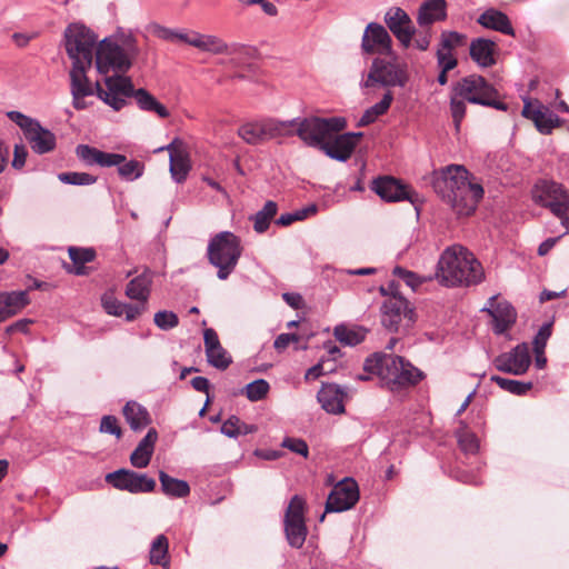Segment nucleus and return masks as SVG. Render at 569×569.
<instances>
[{
  "label": "nucleus",
  "mask_w": 569,
  "mask_h": 569,
  "mask_svg": "<svg viewBox=\"0 0 569 569\" xmlns=\"http://www.w3.org/2000/svg\"><path fill=\"white\" fill-rule=\"evenodd\" d=\"M358 500H326L325 513L321 516L323 520L328 512H342L352 509Z\"/></svg>",
  "instance_id": "nucleus-51"
},
{
  "label": "nucleus",
  "mask_w": 569,
  "mask_h": 569,
  "mask_svg": "<svg viewBox=\"0 0 569 569\" xmlns=\"http://www.w3.org/2000/svg\"><path fill=\"white\" fill-rule=\"evenodd\" d=\"M361 50L367 54H390L392 39L387 29L377 22L368 23L362 34Z\"/></svg>",
  "instance_id": "nucleus-19"
},
{
  "label": "nucleus",
  "mask_w": 569,
  "mask_h": 569,
  "mask_svg": "<svg viewBox=\"0 0 569 569\" xmlns=\"http://www.w3.org/2000/svg\"><path fill=\"white\" fill-rule=\"evenodd\" d=\"M241 252L240 239L230 231L219 232L209 241L208 258L218 268L220 280H226L233 272Z\"/></svg>",
  "instance_id": "nucleus-6"
},
{
  "label": "nucleus",
  "mask_w": 569,
  "mask_h": 569,
  "mask_svg": "<svg viewBox=\"0 0 569 569\" xmlns=\"http://www.w3.org/2000/svg\"><path fill=\"white\" fill-rule=\"evenodd\" d=\"M552 332V323L548 322L540 327L537 335L533 338V349L545 350L547 342Z\"/></svg>",
  "instance_id": "nucleus-52"
},
{
  "label": "nucleus",
  "mask_w": 569,
  "mask_h": 569,
  "mask_svg": "<svg viewBox=\"0 0 569 569\" xmlns=\"http://www.w3.org/2000/svg\"><path fill=\"white\" fill-rule=\"evenodd\" d=\"M203 34L196 31H180V42H184L201 50Z\"/></svg>",
  "instance_id": "nucleus-59"
},
{
  "label": "nucleus",
  "mask_w": 569,
  "mask_h": 569,
  "mask_svg": "<svg viewBox=\"0 0 569 569\" xmlns=\"http://www.w3.org/2000/svg\"><path fill=\"white\" fill-rule=\"evenodd\" d=\"M118 172L121 176V178L133 181L138 178H140L143 174V164L137 160H130L122 162L121 164L117 166Z\"/></svg>",
  "instance_id": "nucleus-43"
},
{
  "label": "nucleus",
  "mask_w": 569,
  "mask_h": 569,
  "mask_svg": "<svg viewBox=\"0 0 569 569\" xmlns=\"http://www.w3.org/2000/svg\"><path fill=\"white\" fill-rule=\"evenodd\" d=\"M412 316L409 302L401 295L387 298L381 306V323L390 331H398L403 319L411 322Z\"/></svg>",
  "instance_id": "nucleus-18"
},
{
  "label": "nucleus",
  "mask_w": 569,
  "mask_h": 569,
  "mask_svg": "<svg viewBox=\"0 0 569 569\" xmlns=\"http://www.w3.org/2000/svg\"><path fill=\"white\" fill-rule=\"evenodd\" d=\"M101 303L108 315L114 317L124 316L127 321H133L144 311L143 306H133L119 301L111 291L102 295Z\"/></svg>",
  "instance_id": "nucleus-25"
},
{
  "label": "nucleus",
  "mask_w": 569,
  "mask_h": 569,
  "mask_svg": "<svg viewBox=\"0 0 569 569\" xmlns=\"http://www.w3.org/2000/svg\"><path fill=\"white\" fill-rule=\"evenodd\" d=\"M432 187L458 216H470L483 197L481 184L470 180L463 166L450 164L433 172Z\"/></svg>",
  "instance_id": "nucleus-2"
},
{
  "label": "nucleus",
  "mask_w": 569,
  "mask_h": 569,
  "mask_svg": "<svg viewBox=\"0 0 569 569\" xmlns=\"http://www.w3.org/2000/svg\"><path fill=\"white\" fill-rule=\"evenodd\" d=\"M407 82V73L403 67L398 63L377 58L373 60L366 87L379 83L385 87H403Z\"/></svg>",
  "instance_id": "nucleus-14"
},
{
  "label": "nucleus",
  "mask_w": 569,
  "mask_h": 569,
  "mask_svg": "<svg viewBox=\"0 0 569 569\" xmlns=\"http://www.w3.org/2000/svg\"><path fill=\"white\" fill-rule=\"evenodd\" d=\"M106 482L130 493H148L156 487V480L146 473L129 469H119L106 475Z\"/></svg>",
  "instance_id": "nucleus-13"
},
{
  "label": "nucleus",
  "mask_w": 569,
  "mask_h": 569,
  "mask_svg": "<svg viewBox=\"0 0 569 569\" xmlns=\"http://www.w3.org/2000/svg\"><path fill=\"white\" fill-rule=\"evenodd\" d=\"M27 156L28 151L26 147L22 144H16L13 151L12 167L16 169H21L26 164Z\"/></svg>",
  "instance_id": "nucleus-61"
},
{
  "label": "nucleus",
  "mask_w": 569,
  "mask_h": 569,
  "mask_svg": "<svg viewBox=\"0 0 569 569\" xmlns=\"http://www.w3.org/2000/svg\"><path fill=\"white\" fill-rule=\"evenodd\" d=\"M482 311L489 313L493 320V331L497 335H502L509 330L517 319V312L515 308L507 301L497 302V298L493 296L489 298L486 307Z\"/></svg>",
  "instance_id": "nucleus-22"
},
{
  "label": "nucleus",
  "mask_w": 569,
  "mask_h": 569,
  "mask_svg": "<svg viewBox=\"0 0 569 569\" xmlns=\"http://www.w3.org/2000/svg\"><path fill=\"white\" fill-rule=\"evenodd\" d=\"M7 117L22 130L33 152L43 154L54 149L56 136L43 128L38 120L19 111H9Z\"/></svg>",
  "instance_id": "nucleus-10"
},
{
  "label": "nucleus",
  "mask_w": 569,
  "mask_h": 569,
  "mask_svg": "<svg viewBox=\"0 0 569 569\" xmlns=\"http://www.w3.org/2000/svg\"><path fill=\"white\" fill-rule=\"evenodd\" d=\"M343 397V390L335 383L322 386L317 395L322 409L332 415L345 412Z\"/></svg>",
  "instance_id": "nucleus-26"
},
{
  "label": "nucleus",
  "mask_w": 569,
  "mask_h": 569,
  "mask_svg": "<svg viewBox=\"0 0 569 569\" xmlns=\"http://www.w3.org/2000/svg\"><path fill=\"white\" fill-rule=\"evenodd\" d=\"M68 252H69L70 259L76 264V269H74L76 274H83V272H84L83 264L92 261L96 256V253L92 249H83V248H76V247H70Z\"/></svg>",
  "instance_id": "nucleus-42"
},
{
  "label": "nucleus",
  "mask_w": 569,
  "mask_h": 569,
  "mask_svg": "<svg viewBox=\"0 0 569 569\" xmlns=\"http://www.w3.org/2000/svg\"><path fill=\"white\" fill-rule=\"evenodd\" d=\"M395 273L398 274L401 279H403L405 282L412 289H415L419 284L416 273L411 271H408L401 267H397L395 269Z\"/></svg>",
  "instance_id": "nucleus-62"
},
{
  "label": "nucleus",
  "mask_w": 569,
  "mask_h": 569,
  "mask_svg": "<svg viewBox=\"0 0 569 569\" xmlns=\"http://www.w3.org/2000/svg\"><path fill=\"white\" fill-rule=\"evenodd\" d=\"M466 42V36L456 31L442 32L439 49L452 51V49L462 46Z\"/></svg>",
  "instance_id": "nucleus-47"
},
{
  "label": "nucleus",
  "mask_w": 569,
  "mask_h": 569,
  "mask_svg": "<svg viewBox=\"0 0 569 569\" xmlns=\"http://www.w3.org/2000/svg\"><path fill=\"white\" fill-rule=\"evenodd\" d=\"M455 437L458 443V448L466 457H472L480 451V439L469 428L465 420L458 421V427L455 430Z\"/></svg>",
  "instance_id": "nucleus-30"
},
{
  "label": "nucleus",
  "mask_w": 569,
  "mask_h": 569,
  "mask_svg": "<svg viewBox=\"0 0 569 569\" xmlns=\"http://www.w3.org/2000/svg\"><path fill=\"white\" fill-rule=\"evenodd\" d=\"M124 72H114L113 76L103 78V84L97 81L94 84L98 97L113 110L119 111L127 104L128 98L133 97L138 107L143 111H154L160 118H167L169 112L164 106L144 89H134L129 77Z\"/></svg>",
  "instance_id": "nucleus-3"
},
{
  "label": "nucleus",
  "mask_w": 569,
  "mask_h": 569,
  "mask_svg": "<svg viewBox=\"0 0 569 569\" xmlns=\"http://www.w3.org/2000/svg\"><path fill=\"white\" fill-rule=\"evenodd\" d=\"M497 44L486 38L473 39L470 43V57L480 67L488 68L496 63Z\"/></svg>",
  "instance_id": "nucleus-27"
},
{
  "label": "nucleus",
  "mask_w": 569,
  "mask_h": 569,
  "mask_svg": "<svg viewBox=\"0 0 569 569\" xmlns=\"http://www.w3.org/2000/svg\"><path fill=\"white\" fill-rule=\"evenodd\" d=\"M281 446L292 452L301 455L305 458L308 457L309 448L307 442L302 439L287 437L283 439Z\"/></svg>",
  "instance_id": "nucleus-50"
},
{
  "label": "nucleus",
  "mask_w": 569,
  "mask_h": 569,
  "mask_svg": "<svg viewBox=\"0 0 569 569\" xmlns=\"http://www.w3.org/2000/svg\"><path fill=\"white\" fill-rule=\"evenodd\" d=\"M278 210V206L274 201H267L261 210L252 216L253 229L258 233L264 232L269 226L270 221L274 218Z\"/></svg>",
  "instance_id": "nucleus-38"
},
{
  "label": "nucleus",
  "mask_w": 569,
  "mask_h": 569,
  "mask_svg": "<svg viewBox=\"0 0 569 569\" xmlns=\"http://www.w3.org/2000/svg\"><path fill=\"white\" fill-rule=\"evenodd\" d=\"M393 100V96L390 91L386 92L382 99L368 108L358 121V127H366L373 123L380 116L385 114Z\"/></svg>",
  "instance_id": "nucleus-37"
},
{
  "label": "nucleus",
  "mask_w": 569,
  "mask_h": 569,
  "mask_svg": "<svg viewBox=\"0 0 569 569\" xmlns=\"http://www.w3.org/2000/svg\"><path fill=\"white\" fill-rule=\"evenodd\" d=\"M167 149L170 158V173L173 180H178V138L172 139Z\"/></svg>",
  "instance_id": "nucleus-57"
},
{
  "label": "nucleus",
  "mask_w": 569,
  "mask_h": 569,
  "mask_svg": "<svg viewBox=\"0 0 569 569\" xmlns=\"http://www.w3.org/2000/svg\"><path fill=\"white\" fill-rule=\"evenodd\" d=\"M485 273L473 253L461 246L447 248L438 261L437 279L447 287L472 286L483 280Z\"/></svg>",
  "instance_id": "nucleus-4"
},
{
  "label": "nucleus",
  "mask_w": 569,
  "mask_h": 569,
  "mask_svg": "<svg viewBox=\"0 0 569 569\" xmlns=\"http://www.w3.org/2000/svg\"><path fill=\"white\" fill-rule=\"evenodd\" d=\"M371 189L382 200L388 202H397L408 200L416 209L421 203V199L418 192L411 190L405 184H401L397 179L392 177H379L371 183Z\"/></svg>",
  "instance_id": "nucleus-15"
},
{
  "label": "nucleus",
  "mask_w": 569,
  "mask_h": 569,
  "mask_svg": "<svg viewBox=\"0 0 569 569\" xmlns=\"http://www.w3.org/2000/svg\"><path fill=\"white\" fill-rule=\"evenodd\" d=\"M437 61L440 69L445 71H450L457 66V59L450 51H445L443 49L437 50Z\"/></svg>",
  "instance_id": "nucleus-53"
},
{
  "label": "nucleus",
  "mask_w": 569,
  "mask_h": 569,
  "mask_svg": "<svg viewBox=\"0 0 569 569\" xmlns=\"http://www.w3.org/2000/svg\"><path fill=\"white\" fill-rule=\"evenodd\" d=\"M192 168L191 154L180 141V182L186 179Z\"/></svg>",
  "instance_id": "nucleus-55"
},
{
  "label": "nucleus",
  "mask_w": 569,
  "mask_h": 569,
  "mask_svg": "<svg viewBox=\"0 0 569 569\" xmlns=\"http://www.w3.org/2000/svg\"><path fill=\"white\" fill-rule=\"evenodd\" d=\"M203 342L207 361L210 366L219 370H224L231 365V356L222 347L217 332L212 328H207L203 331Z\"/></svg>",
  "instance_id": "nucleus-23"
},
{
  "label": "nucleus",
  "mask_w": 569,
  "mask_h": 569,
  "mask_svg": "<svg viewBox=\"0 0 569 569\" xmlns=\"http://www.w3.org/2000/svg\"><path fill=\"white\" fill-rule=\"evenodd\" d=\"M100 431L103 433L114 435L117 438H120L121 436V428L118 426V420L113 416L102 417Z\"/></svg>",
  "instance_id": "nucleus-54"
},
{
  "label": "nucleus",
  "mask_w": 569,
  "mask_h": 569,
  "mask_svg": "<svg viewBox=\"0 0 569 569\" xmlns=\"http://www.w3.org/2000/svg\"><path fill=\"white\" fill-rule=\"evenodd\" d=\"M241 428V420L232 416L221 426V432L230 438H236L239 436V429Z\"/></svg>",
  "instance_id": "nucleus-56"
},
{
  "label": "nucleus",
  "mask_w": 569,
  "mask_h": 569,
  "mask_svg": "<svg viewBox=\"0 0 569 569\" xmlns=\"http://www.w3.org/2000/svg\"><path fill=\"white\" fill-rule=\"evenodd\" d=\"M90 68L91 66H84L80 62L72 64V69L70 71L71 93L88 96H92L94 93V88L87 77V71Z\"/></svg>",
  "instance_id": "nucleus-34"
},
{
  "label": "nucleus",
  "mask_w": 569,
  "mask_h": 569,
  "mask_svg": "<svg viewBox=\"0 0 569 569\" xmlns=\"http://www.w3.org/2000/svg\"><path fill=\"white\" fill-rule=\"evenodd\" d=\"M63 183L74 186H89L97 181V178L86 172H62L58 176Z\"/></svg>",
  "instance_id": "nucleus-45"
},
{
  "label": "nucleus",
  "mask_w": 569,
  "mask_h": 569,
  "mask_svg": "<svg viewBox=\"0 0 569 569\" xmlns=\"http://www.w3.org/2000/svg\"><path fill=\"white\" fill-rule=\"evenodd\" d=\"M327 485L333 487L327 498H359V487L353 478L346 477L335 482L333 476L329 475Z\"/></svg>",
  "instance_id": "nucleus-35"
},
{
  "label": "nucleus",
  "mask_w": 569,
  "mask_h": 569,
  "mask_svg": "<svg viewBox=\"0 0 569 569\" xmlns=\"http://www.w3.org/2000/svg\"><path fill=\"white\" fill-rule=\"evenodd\" d=\"M123 416L131 429L136 431L146 428L151 422V418L147 409L136 401L127 402L123 408Z\"/></svg>",
  "instance_id": "nucleus-36"
},
{
  "label": "nucleus",
  "mask_w": 569,
  "mask_h": 569,
  "mask_svg": "<svg viewBox=\"0 0 569 569\" xmlns=\"http://www.w3.org/2000/svg\"><path fill=\"white\" fill-rule=\"evenodd\" d=\"M447 17L446 0H427L421 3L418 10L417 22L420 27L430 26L442 21Z\"/></svg>",
  "instance_id": "nucleus-31"
},
{
  "label": "nucleus",
  "mask_w": 569,
  "mask_h": 569,
  "mask_svg": "<svg viewBox=\"0 0 569 569\" xmlns=\"http://www.w3.org/2000/svg\"><path fill=\"white\" fill-rule=\"evenodd\" d=\"M168 539L160 535L158 536L151 545L150 549V562L154 565H160L163 568H168Z\"/></svg>",
  "instance_id": "nucleus-41"
},
{
  "label": "nucleus",
  "mask_w": 569,
  "mask_h": 569,
  "mask_svg": "<svg viewBox=\"0 0 569 569\" xmlns=\"http://www.w3.org/2000/svg\"><path fill=\"white\" fill-rule=\"evenodd\" d=\"M367 330L363 328H348L346 326H337L335 328V337L347 346H356L366 338Z\"/></svg>",
  "instance_id": "nucleus-39"
},
{
  "label": "nucleus",
  "mask_w": 569,
  "mask_h": 569,
  "mask_svg": "<svg viewBox=\"0 0 569 569\" xmlns=\"http://www.w3.org/2000/svg\"><path fill=\"white\" fill-rule=\"evenodd\" d=\"M385 22L400 43L408 48L415 34V28L408 13L399 7L390 8L385 14Z\"/></svg>",
  "instance_id": "nucleus-21"
},
{
  "label": "nucleus",
  "mask_w": 569,
  "mask_h": 569,
  "mask_svg": "<svg viewBox=\"0 0 569 569\" xmlns=\"http://www.w3.org/2000/svg\"><path fill=\"white\" fill-rule=\"evenodd\" d=\"M365 370L376 373L391 389L413 386L418 383L423 375L400 356L376 352L365 362Z\"/></svg>",
  "instance_id": "nucleus-5"
},
{
  "label": "nucleus",
  "mask_w": 569,
  "mask_h": 569,
  "mask_svg": "<svg viewBox=\"0 0 569 569\" xmlns=\"http://www.w3.org/2000/svg\"><path fill=\"white\" fill-rule=\"evenodd\" d=\"M76 153L80 160L89 166L98 164L109 168L119 166L126 160L123 154L103 152L88 144H79L76 149Z\"/></svg>",
  "instance_id": "nucleus-24"
},
{
  "label": "nucleus",
  "mask_w": 569,
  "mask_h": 569,
  "mask_svg": "<svg viewBox=\"0 0 569 569\" xmlns=\"http://www.w3.org/2000/svg\"><path fill=\"white\" fill-rule=\"evenodd\" d=\"M157 440L158 433L156 429H149L130 455V462L134 468H144L149 465Z\"/></svg>",
  "instance_id": "nucleus-28"
},
{
  "label": "nucleus",
  "mask_w": 569,
  "mask_h": 569,
  "mask_svg": "<svg viewBox=\"0 0 569 569\" xmlns=\"http://www.w3.org/2000/svg\"><path fill=\"white\" fill-rule=\"evenodd\" d=\"M283 525L288 543L292 548H301L308 533L305 518V500H290L284 513Z\"/></svg>",
  "instance_id": "nucleus-12"
},
{
  "label": "nucleus",
  "mask_w": 569,
  "mask_h": 569,
  "mask_svg": "<svg viewBox=\"0 0 569 569\" xmlns=\"http://www.w3.org/2000/svg\"><path fill=\"white\" fill-rule=\"evenodd\" d=\"M27 305H29L27 291L0 293V322L20 312Z\"/></svg>",
  "instance_id": "nucleus-29"
},
{
  "label": "nucleus",
  "mask_w": 569,
  "mask_h": 569,
  "mask_svg": "<svg viewBox=\"0 0 569 569\" xmlns=\"http://www.w3.org/2000/svg\"><path fill=\"white\" fill-rule=\"evenodd\" d=\"M531 363L529 346L526 342L517 345L508 352L497 356L493 366L497 370L515 376L526 373Z\"/></svg>",
  "instance_id": "nucleus-16"
},
{
  "label": "nucleus",
  "mask_w": 569,
  "mask_h": 569,
  "mask_svg": "<svg viewBox=\"0 0 569 569\" xmlns=\"http://www.w3.org/2000/svg\"><path fill=\"white\" fill-rule=\"evenodd\" d=\"M153 321L161 330H169L178 325V317L171 311H159L154 315Z\"/></svg>",
  "instance_id": "nucleus-49"
},
{
  "label": "nucleus",
  "mask_w": 569,
  "mask_h": 569,
  "mask_svg": "<svg viewBox=\"0 0 569 569\" xmlns=\"http://www.w3.org/2000/svg\"><path fill=\"white\" fill-rule=\"evenodd\" d=\"M295 121H276L273 119H267L257 122H249L242 124L238 134L249 144H258L263 141L282 137L288 133V126Z\"/></svg>",
  "instance_id": "nucleus-11"
},
{
  "label": "nucleus",
  "mask_w": 569,
  "mask_h": 569,
  "mask_svg": "<svg viewBox=\"0 0 569 569\" xmlns=\"http://www.w3.org/2000/svg\"><path fill=\"white\" fill-rule=\"evenodd\" d=\"M466 101L467 100L461 99L459 96H456L455 92H452V96L450 98V111L456 130H459L461 121L465 118Z\"/></svg>",
  "instance_id": "nucleus-46"
},
{
  "label": "nucleus",
  "mask_w": 569,
  "mask_h": 569,
  "mask_svg": "<svg viewBox=\"0 0 569 569\" xmlns=\"http://www.w3.org/2000/svg\"><path fill=\"white\" fill-rule=\"evenodd\" d=\"M97 36L80 22L70 23L64 30V47L72 64L80 62L92 66L96 54V67L99 73L108 76L110 71L127 72L137 56V47L131 38L118 43L103 39L98 46Z\"/></svg>",
  "instance_id": "nucleus-1"
},
{
  "label": "nucleus",
  "mask_w": 569,
  "mask_h": 569,
  "mask_svg": "<svg viewBox=\"0 0 569 569\" xmlns=\"http://www.w3.org/2000/svg\"><path fill=\"white\" fill-rule=\"evenodd\" d=\"M452 92L470 103L502 111L508 109V106L498 99V91L481 76L471 74L462 78L453 84Z\"/></svg>",
  "instance_id": "nucleus-7"
},
{
  "label": "nucleus",
  "mask_w": 569,
  "mask_h": 569,
  "mask_svg": "<svg viewBox=\"0 0 569 569\" xmlns=\"http://www.w3.org/2000/svg\"><path fill=\"white\" fill-rule=\"evenodd\" d=\"M362 137V132L336 133L325 141L321 150L329 158L345 162L351 157Z\"/></svg>",
  "instance_id": "nucleus-20"
},
{
  "label": "nucleus",
  "mask_w": 569,
  "mask_h": 569,
  "mask_svg": "<svg viewBox=\"0 0 569 569\" xmlns=\"http://www.w3.org/2000/svg\"><path fill=\"white\" fill-rule=\"evenodd\" d=\"M228 46L218 37L211 34H203L201 50L212 53H223Z\"/></svg>",
  "instance_id": "nucleus-48"
},
{
  "label": "nucleus",
  "mask_w": 569,
  "mask_h": 569,
  "mask_svg": "<svg viewBox=\"0 0 569 569\" xmlns=\"http://www.w3.org/2000/svg\"><path fill=\"white\" fill-rule=\"evenodd\" d=\"M299 336L296 333H281L279 335L273 343V347L278 351L284 350L291 342H298Z\"/></svg>",
  "instance_id": "nucleus-60"
},
{
  "label": "nucleus",
  "mask_w": 569,
  "mask_h": 569,
  "mask_svg": "<svg viewBox=\"0 0 569 569\" xmlns=\"http://www.w3.org/2000/svg\"><path fill=\"white\" fill-rule=\"evenodd\" d=\"M160 481L166 495L177 496L178 495V480L169 477L163 471H160Z\"/></svg>",
  "instance_id": "nucleus-58"
},
{
  "label": "nucleus",
  "mask_w": 569,
  "mask_h": 569,
  "mask_svg": "<svg viewBox=\"0 0 569 569\" xmlns=\"http://www.w3.org/2000/svg\"><path fill=\"white\" fill-rule=\"evenodd\" d=\"M326 372L327 371L323 369V362L320 361L307 370L305 378L307 380H315V379H318L319 377L326 375Z\"/></svg>",
  "instance_id": "nucleus-63"
},
{
  "label": "nucleus",
  "mask_w": 569,
  "mask_h": 569,
  "mask_svg": "<svg viewBox=\"0 0 569 569\" xmlns=\"http://www.w3.org/2000/svg\"><path fill=\"white\" fill-rule=\"evenodd\" d=\"M269 389L270 386L264 379H258L246 386L244 395L250 401H259L267 396Z\"/></svg>",
  "instance_id": "nucleus-44"
},
{
  "label": "nucleus",
  "mask_w": 569,
  "mask_h": 569,
  "mask_svg": "<svg viewBox=\"0 0 569 569\" xmlns=\"http://www.w3.org/2000/svg\"><path fill=\"white\" fill-rule=\"evenodd\" d=\"M152 283V274L149 271L137 276L127 284L126 295L128 298L138 300V306H143L146 309V302L150 295V288Z\"/></svg>",
  "instance_id": "nucleus-33"
},
{
  "label": "nucleus",
  "mask_w": 569,
  "mask_h": 569,
  "mask_svg": "<svg viewBox=\"0 0 569 569\" xmlns=\"http://www.w3.org/2000/svg\"><path fill=\"white\" fill-rule=\"evenodd\" d=\"M532 199L536 203L548 208L569 233V191L560 183L542 180L536 183L532 190Z\"/></svg>",
  "instance_id": "nucleus-9"
},
{
  "label": "nucleus",
  "mask_w": 569,
  "mask_h": 569,
  "mask_svg": "<svg viewBox=\"0 0 569 569\" xmlns=\"http://www.w3.org/2000/svg\"><path fill=\"white\" fill-rule=\"evenodd\" d=\"M477 22L486 29H491L503 34L513 36L515 31L507 14L490 8L482 12Z\"/></svg>",
  "instance_id": "nucleus-32"
},
{
  "label": "nucleus",
  "mask_w": 569,
  "mask_h": 569,
  "mask_svg": "<svg viewBox=\"0 0 569 569\" xmlns=\"http://www.w3.org/2000/svg\"><path fill=\"white\" fill-rule=\"evenodd\" d=\"M521 114L531 120L542 134H550L555 128L561 124L560 118L538 99H523Z\"/></svg>",
  "instance_id": "nucleus-17"
},
{
  "label": "nucleus",
  "mask_w": 569,
  "mask_h": 569,
  "mask_svg": "<svg viewBox=\"0 0 569 569\" xmlns=\"http://www.w3.org/2000/svg\"><path fill=\"white\" fill-rule=\"evenodd\" d=\"M316 212H317V206L310 204L306 208L298 209V210L293 211L292 213H293L296 221H301V220H305L306 218L315 214Z\"/></svg>",
  "instance_id": "nucleus-64"
},
{
  "label": "nucleus",
  "mask_w": 569,
  "mask_h": 569,
  "mask_svg": "<svg viewBox=\"0 0 569 569\" xmlns=\"http://www.w3.org/2000/svg\"><path fill=\"white\" fill-rule=\"evenodd\" d=\"M490 380L497 383L502 390L516 396H523L532 389V382H522L518 380L502 378L500 376H491Z\"/></svg>",
  "instance_id": "nucleus-40"
},
{
  "label": "nucleus",
  "mask_w": 569,
  "mask_h": 569,
  "mask_svg": "<svg viewBox=\"0 0 569 569\" xmlns=\"http://www.w3.org/2000/svg\"><path fill=\"white\" fill-rule=\"evenodd\" d=\"M292 126L297 124V136L308 146L317 147L321 150L325 141L331 136L340 132L347 126V121L341 117L319 118L310 117L300 120H293ZM288 127H291L289 124Z\"/></svg>",
  "instance_id": "nucleus-8"
}]
</instances>
